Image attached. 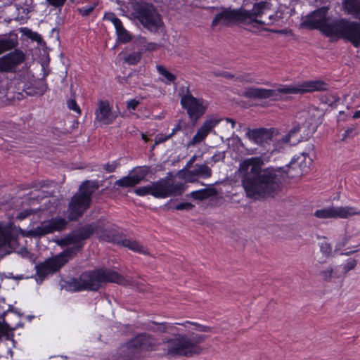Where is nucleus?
<instances>
[{"mask_svg": "<svg viewBox=\"0 0 360 360\" xmlns=\"http://www.w3.org/2000/svg\"><path fill=\"white\" fill-rule=\"evenodd\" d=\"M264 165L261 157L245 159L239 165L238 176L249 198L260 200L273 196L280 190L284 175L295 178L305 174L298 170L300 167L293 158L285 167L264 168Z\"/></svg>", "mask_w": 360, "mask_h": 360, "instance_id": "nucleus-1", "label": "nucleus"}, {"mask_svg": "<svg viewBox=\"0 0 360 360\" xmlns=\"http://www.w3.org/2000/svg\"><path fill=\"white\" fill-rule=\"evenodd\" d=\"M99 186V183L96 181H84L79 186V192L72 197L69 202L67 211L68 220L61 217L44 220L37 227L25 231L22 235L26 237L41 238L47 234L65 230L69 221L77 220L89 208L91 195Z\"/></svg>", "mask_w": 360, "mask_h": 360, "instance_id": "nucleus-2", "label": "nucleus"}, {"mask_svg": "<svg viewBox=\"0 0 360 360\" xmlns=\"http://www.w3.org/2000/svg\"><path fill=\"white\" fill-rule=\"evenodd\" d=\"M106 283L126 285V280L116 271L109 269H98L83 272L78 278H71L63 285L72 292L96 291Z\"/></svg>", "mask_w": 360, "mask_h": 360, "instance_id": "nucleus-3", "label": "nucleus"}, {"mask_svg": "<svg viewBox=\"0 0 360 360\" xmlns=\"http://www.w3.org/2000/svg\"><path fill=\"white\" fill-rule=\"evenodd\" d=\"M328 89V84L323 81L317 79L305 81L296 86H282L277 89L248 87L244 90L242 95L246 98L266 99L274 98L275 100H278L280 94H297L316 91H326Z\"/></svg>", "mask_w": 360, "mask_h": 360, "instance_id": "nucleus-4", "label": "nucleus"}, {"mask_svg": "<svg viewBox=\"0 0 360 360\" xmlns=\"http://www.w3.org/2000/svg\"><path fill=\"white\" fill-rule=\"evenodd\" d=\"M206 338L205 335L192 334L191 336L184 334H176L174 338H165L162 342L165 345L162 349L165 356L176 357H191L200 354L202 352L200 344Z\"/></svg>", "mask_w": 360, "mask_h": 360, "instance_id": "nucleus-5", "label": "nucleus"}, {"mask_svg": "<svg viewBox=\"0 0 360 360\" xmlns=\"http://www.w3.org/2000/svg\"><path fill=\"white\" fill-rule=\"evenodd\" d=\"M18 45L16 34L11 33L8 37L0 39V55L15 49L13 51L0 58V72H13L24 62L25 55L21 50L15 49Z\"/></svg>", "mask_w": 360, "mask_h": 360, "instance_id": "nucleus-6", "label": "nucleus"}, {"mask_svg": "<svg viewBox=\"0 0 360 360\" xmlns=\"http://www.w3.org/2000/svg\"><path fill=\"white\" fill-rule=\"evenodd\" d=\"M184 191V184H172L168 179H161L149 185L136 188L134 193L139 196L151 195L157 198H165L172 195H180Z\"/></svg>", "mask_w": 360, "mask_h": 360, "instance_id": "nucleus-7", "label": "nucleus"}, {"mask_svg": "<svg viewBox=\"0 0 360 360\" xmlns=\"http://www.w3.org/2000/svg\"><path fill=\"white\" fill-rule=\"evenodd\" d=\"M79 246L70 248L56 257L48 259L44 262L36 265L37 281L42 282L49 274H53L63 266L79 251Z\"/></svg>", "mask_w": 360, "mask_h": 360, "instance_id": "nucleus-8", "label": "nucleus"}, {"mask_svg": "<svg viewBox=\"0 0 360 360\" xmlns=\"http://www.w3.org/2000/svg\"><path fill=\"white\" fill-rule=\"evenodd\" d=\"M160 342L150 334L142 333L130 340L124 347L122 352L126 358L133 359L143 352L157 350Z\"/></svg>", "mask_w": 360, "mask_h": 360, "instance_id": "nucleus-9", "label": "nucleus"}, {"mask_svg": "<svg viewBox=\"0 0 360 360\" xmlns=\"http://www.w3.org/2000/svg\"><path fill=\"white\" fill-rule=\"evenodd\" d=\"M334 26V30H329L331 37L347 39L355 47L360 45V22L338 18Z\"/></svg>", "mask_w": 360, "mask_h": 360, "instance_id": "nucleus-10", "label": "nucleus"}, {"mask_svg": "<svg viewBox=\"0 0 360 360\" xmlns=\"http://www.w3.org/2000/svg\"><path fill=\"white\" fill-rule=\"evenodd\" d=\"M134 17L150 32H157L162 25L160 15L155 8L149 4H136L134 7Z\"/></svg>", "mask_w": 360, "mask_h": 360, "instance_id": "nucleus-11", "label": "nucleus"}, {"mask_svg": "<svg viewBox=\"0 0 360 360\" xmlns=\"http://www.w3.org/2000/svg\"><path fill=\"white\" fill-rule=\"evenodd\" d=\"M328 6H322L311 12L302 22V25L310 29H319L323 34L331 37L329 30H334L335 19L330 20L327 18Z\"/></svg>", "mask_w": 360, "mask_h": 360, "instance_id": "nucleus-12", "label": "nucleus"}, {"mask_svg": "<svg viewBox=\"0 0 360 360\" xmlns=\"http://www.w3.org/2000/svg\"><path fill=\"white\" fill-rule=\"evenodd\" d=\"M181 104L193 124H195L198 120L205 114L207 110V104L201 98L194 97L186 89V92L181 96Z\"/></svg>", "mask_w": 360, "mask_h": 360, "instance_id": "nucleus-13", "label": "nucleus"}, {"mask_svg": "<svg viewBox=\"0 0 360 360\" xmlns=\"http://www.w3.org/2000/svg\"><path fill=\"white\" fill-rule=\"evenodd\" d=\"M244 9H225L215 15L212 25L216 26L218 24L224 25H230L233 24H240L243 25H250V18L246 15Z\"/></svg>", "mask_w": 360, "mask_h": 360, "instance_id": "nucleus-14", "label": "nucleus"}, {"mask_svg": "<svg viewBox=\"0 0 360 360\" xmlns=\"http://www.w3.org/2000/svg\"><path fill=\"white\" fill-rule=\"evenodd\" d=\"M314 215L321 219L340 218L347 219L354 215L360 216V210L355 207H329L328 208L318 210Z\"/></svg>", "mask_w": 360, "mask_h": 360, "instance_id": "nucleus-15", "label": "nucleus"}, {"mask_svg": "<svg viewBox=\"0 0 360 360\" xmlns=\"http://www.w3.org/2000/svg\"><path fill=\"white\" fill-rule=\"evenodd\" d=\"M18 233L9 227L0 228V256L8 255L18 248Z\"/></svg>", "mask_w": 360, "mask_h": 360, "instance_id": "nucleus-16", "label": "nucleus"}, {"mask_svg": "<svg viewBox=\"0 0 360 360\" xmlns=\"http://www.w3.org/2000/svg\"><path fill=\"white\" fill-rule=\"evenodd\" d=\"M245 130V136L250 141L260 146H264L266 143H269L277 132L274 128L251 129L248 127Z\"/></svg>", "mask_w": 360, "mask_h": 360, "instance_id": "nucleus-17", "label": "nucleus"}, {"mask_svg": "<svg viewBox=\"0 0 360 360\" xmlns=\"http://www.w3.org/2000/svg\"><path fill=\"white\" fill-rule=\"evenodd\" d=\"M148 172V167H138L133 170L129 175L116 181L115 184L123 188L135 186L140 184V182L146 177Z\"/></svg>", "mask_w": 360, "mask_h": 360, "instance_id": "nucleus-18", "label": "nucleus"}, {"mask_svg": "<svg viewBox=\"0 0 360 360\" xmlns=\"http://www.w3.org/2000/svg\"><path fill=\"white\" fill-rule=\"evenodd\" d=\"M96 122L101 124L108 125L113 122L117 115L111 110L107 101H99L95 111Z\"/></svg>", "mask_w": 360, "mask_h": 360, "instance_id": "nucleus-19", "label": "nucleus"}, {"mask_svg": "<svg viewBox=\"0 0 360 360\" xmlns=\"http://www.w3.org/2000/svg\"><path fill=\"white\" fill-rule=\"evenodd\" d=\"M220 122L219 119L211 118L206 120L202 125L198 129L195 136L188 143V147L194 146L200 143L210 133H214V128Z\"/></svg>", "mask_w": 360, "mask_h": 360, "instance_id": "nucleus-20", "label": "nucleus"}, {"mask_svg": "<svg viewBox=\"0 0 360 360\" xmlns=\"http://www.w3.org/2000/svg\"><path fill=\"white\" fill-rule=\"evenodd\" d=\"M270 4L267 1H259L254 4L253 8L252 11H247L244 9L245 13L247 14L250 19V25L254 23H257L259 25H263L264 22L261 20H257V17H260L264 10L269 8Z\"/></svg>", "mask_w": 360, "mask_h": 360, "instance_id": "nucleus-21", "label": "nucleus"}, {"mask_svg": "<svg viewBox=\"0 0 360 360\" xmlns=\"http://www.w3.org/2000/svg\"><path fill=\"white\" fill-rule=\"evenodd\" d=\"M108 19L114 25L117 37L120 41L127 43L131 40V35L123 27L121 20L114 13H110Z\"/></svg>", "mask_w": 360, "mask_h": 360, "instance_id": "nucleus-22", "label": "nucleus"}, {"mask_svg": "<svg viewBox=\"0 0 360 360\" xmlns=\"http://www.w3.org/2000/svg\"><path fill=\"white\" fill-rule=\"evenodd\" d=\"M97 233H100L99 238L105 241L120 244L122 237L119 236L118 232L115 229H103L101 223Z\"/></svg>", "mask_w": 360, "mask_h": 360, "instance_id": "nucleus-23", "label": "nucleus"}, {"mask_svg": "<svg viewBox=\"0 0 360 360\" xmlns=\"http://www.w3.org/2000/svg\"><path fill=\"white\" fill-rule=\"evenodd\" d=\"M105 220H100L96 223H92L89 225L82 226L79 229L75 231L77 236H79V240L81 243L82 240H84L91 237V236L94 233L97 232L100 228V224Z\"/></svg>", "mask_w": 360, "mask_h": 360, "instance_id": "nucleus-24", "label": "nucleus"}, {"mask_svg": "<svg viewBox=\"0 0 360 360\" xmlns=\"http://www.w3.org/2000/svg\"><path fill=\"white\" fill-rule=\"evenodd\" d=\"M342 7L345 11L360 20V0H344Z\"/></svg>", "mask_w": 360, "mask_h": 360, "instance_id": "nucleus-25", "label": "nucleus"}, {"mask_svg": "<svg viewBox=\"0 0 360 360\" xmlns=\"http://www.w3.org/2000/svg\"><path fill=\"white\" fill-rule=\"evenodd\" d=\"M293 159L296 161L297 165L300 167L298 170L303 171L305 172V174L309 171L310 166L312 164V159L309 157L308 153L303 152L299 156L294 158Z\"/></svg>", "mask_w": 360, "mask_h": 360, "instance_id": "nucleus-26", "label": "nucleus"}, {"mask_svg": "<svg viewBox=\"0 0 360 360\" xmlns=\"http://www.w3.org/2000/svg\"><path fill=\"white\" fill-rule=\"evenodd\" d=\"M217 194V190L210 186L204 189L193 191L189 195L194 200H202L207 198L215 196Z\"/></svg>", "mask_w": 360, "mask_h": 360, "instance_id": "nucleus-27", "label": "nucleus"}, {"mask_svg": "<svg viewBox=\"0 0 360 360\" xmlns=\"http://www.w3.org/2000/svg\"><path fill=\"white\" fill-rule=\"evenodd\" d=\"M120 245L139 253L143 255L148 254L147 250L141 244L136 240L128 238H122Z\"/></svg>", "mask_w": 360, "mask_h": 360, "instance_id": "nucleus-28", "label": "nucleus"}, {"mask_svg": "<svg viewBox=\"0 0 360 360\" xmlns=\"http://www.w3.org/2000/svg\"><path fill=\"white\" fill-rule=\"evenodd\" d=\"M300 131V126L299 124L294 126L292 129L290 130L289 133L284 136L281 141L287 143H290L291 145H295L301 141V136H297Z\"/></svg>", "mask_w": 360, "mask_h": 360, "instance_id": "nucleus-29", "label": "nucleus"}, {"mask_svg": "<svg viewBox=\"0 0 360 360\" xmlns=\"http://www.w3.org/2000/svg\"><path fill=\"white\" fill-rule=\"evenodd\" d=\"M79 236H77L76 231H73L69 235L66 236L63 238L60 239L58 244L60 246H68L70 245H74L72 248L75 246H79V250L82 249L83 244L79 240Z\"/></svg>", "mask_w": 360, "mask_h": 360, "instance_id": "nucleus-30", "label": "nucleus"}, {"mask_svg": "<svg viewBox=\"0 0 360 360\" xmlns=\"http://www.w3.org/2000/svg\"><path fill=\"white\" fill-rule=\"evenodd\" d=\"M22 326L20 323L15 325L10 324L6 321L4 314L0 315V339L3 335H7L9 330H14Z\"/></svg>", "mask_w": 360, "mask_h": 360, "instance_id": "nucleus-31", "label": "nucleus"}, {"mask_svg": "<svg viewBox=\"0 0 360 360\" xmlns=\"http://www.w3.org/2000/svg\"><path fill=\"white\" fill-rule=\"evenodd\" d=\"M193 172L195 173L198 177H201L203 179H207L212 176V169L206 164H196L195 165V168L193 169Z\"/></svg>", "mask_w": 360, "mask_h": 360, "instance_id": "nucleus-32", "label": "nucleus"}, {"mask_svg": "<svg viewBox=\"0 0 360 360\" xmlns=\"http://www.w3.org/2000/svg\"><path fill=\"white\" fill-rule=\"evenodd\" d=\"M60 205V200L56 198H52L44 203V207L39 208L40 211H47L49 214H54Z\"/></svg>", "mask_w": 360, "mask_h": 360, "instance_id": "nucleus-33", "label": "nucleus"}, {"mask_svg": "<svg viewBox=\"0 0 360 360\" xmlns=\"http://www.w3.org/2000/svg\"><path fill=\"white\" fill-rule=\"evenodd\" d=\"M157 71L158 73L165 77V79H162L165 84L174 82L176 77L170 72H169L163 65H158L156 66Z\"/></svg>", "mask_w": 360, "mask_h": 360, "instance_id": "nucleus-34", "label": "nucleus"}, {"mask_svg": "<svg viewBox=\"0 0 360 360\" xmlns=\"http://www.w3.org/2000/svg\"><path fill=\"white\" fill-rule=\"evenodd\" d=\"M142 56L141 51H136L131 53L124 57V60L129 65H136L137 64Z\"/></svg>", "mask_w": 360, "mask_h": 360, "instance_id": "nucleus-35", "label": "nucleus"}, {"mask_svg": "<svg viewBox=\"0 0 360 360\" xmlns=\"http://www.w3.org/2000/svg\"><path fill=\"white\" fill-rule=\"evenodd\" d=\"M321 101L330 107L336 108L340 102V98L335 94H328L322 96Z\"/></svg>", "mask_w": 360, "mask_h": 360, "instance_id": "nucleus-36", "label": "nucleus"}, {"mask_svg": "<svg viewBox=\"0 0 360 360\" xmlns=\"http://www.w3.org/2000/svg\"><path fill=\"white\" fill-rule=\"evenodd\" d=\"M188 128V124L182 120H179L178 122L175 125V127L172 129V132L169 134L171 137H172L174 134H176L178 131H182L184 134H187L186 129Z\"/></svg>", "mask_w": 360, "mask_h": 360, "instance_id": "nucleus-37", "label": "nucleus"}, {"mask_svg": "<svg viewBox=\"0 0 360 360\" xmlns=\"http://www.w3.org/2000/svg\"><path fill=\"white\" fill-rule=\"evenodd\" d=\"M334 269L333 267L329 266L328 269L320 271V275L325 281H330L332 277L338 278V276L333 275Z\"/></svg>", "mask_w": 360, "mask_h": 360, "instance_id": "nucleus-38", "label": "nucleus"}, {"mask_svg": "<svg viewBox=\"0 0 360 360\" xmlns=\"http://www.w3.org/2000/svg\"><path fill=\"white\" fill-rule=\"evenodd\" d=\"M36 89L37 90L33 94L31 92H27V94L30 95L39 94L41 96L47 91L48 86L46 83L41 82L37 84Z\"/></svg>", "mask_w": 360, "mask_h": 360, "instance_id": "nucleus-39", "label": "nucleus"}, {"mask_svg": "<svg viewBox=\"0 0 360 360\" xmlns=\"http://www.w3.org/2000/svg\"><path fill=\"white\" fill-rule=\"evenodd\" d=\"M153 325H155L156 328H154L152 326H149V329L154 331V332H160V333H165L167 331V326L165 323H156V322H151Z\"/></svg>", "mask_w": 360, "mask_h": 360, "instance_id": "nucleus-40", "label": "nucleus"}, {"mask_svg": "<svg viewBox=\"0 0 360 360\" xmlns=\"http://www.w3.org/2000/svg\"><path fill=\"white\" fill-rule=\"evenodd\" d=\"M146 42V39L143 37H139L134 41V44L139 49V51H141V53H143L145 49Z\"/></svg>", "mask_w": 360, "mask_h": 360, "instance_id": "nucleus-41", "label": "nucleus"}, {"mask_svg": "<svg viewBox=\"0 0 360 360\" xmlns=\"http://www.w3.org/2000/svg\"><path fill=\"white\" fill-rule=\"evenodd\" d=\"M321 252L326 256H329L332 252V247L330 243L323 242L320 245Z\"/></svg>", "mask_w": 360, "mask_h": 360, "instance_id": "nucleus-42", "label": "nucleus"}, {"mask_svg": "<svg viewBox=\"0 0 360 360\" xmlns=\"http://www.w3.org/2000/svg\"><path fill=\"white\" fill-rule=\"evenodd\" d=\"M37 212V210L34 209H25L23 210L22 212H20L18 215V219L22 220L25 218L28 217L29 216L35 214Z\"/></svg>", "mask_w": 360, "mask_h": 360, "instance_id": "nucleus-43", "label": "nucleus"}, {"mask_svg": "<svg viewBox=\"0 0 360 360\" xmlns=\"http://www.w3.org/2000/svg\"><path fill=\"white\" fill-rule=\"evenodd\" d=\"M184 179L188 182H195L198 180V176L193 170H188L184 173Z\"/></svg>", "mask_w": 360, "mask_h": 360, "instance_id": "nucleus-44", "label": "nucleus"}, {"mask_svg": "<svg viewBox=\"0 0 360 360\" xmlns=\"http://www.w3.org/2000/svg\"><path fill=\"white\" fill-rule=\"evenodd\" d=\"M67 105H68V108L70 110L76 112L77 114L81 113V110H80L79 105L77 104L75 100L70 99L69 101H68Z\"/></svg>", "mask_w": 360, "mask_h": 360, "instance_id": "nucleus-45", "label": "nucleus"}, {"mask_svg": "<svg viewBox=\"0 0 360 360\" xmlns=\"http://www.w3.org/2000/svg\"><path fill=\"white\" fill-rule=\"evenodd\" d=\"M236 81L248 84L253 83V79L250 77L249 75L247 74L240 75L236 77Z\"/></svg>", "mask_w": 360, "mask_h": 360, "instance_id": "nucleus-46", "label": "nucleus"}, {"mask_svg": "<svg viewBox=\"0 0 360 360\" xmlns=\"http://www.w3.org/2000/svg\"><path fill=\"white\" fill-rule=\"evenodd\" d=\"M194 207V205L190 202H181L175 206L176 210H190Z\"/></svg>", "mask_w": 360, "mask_h": 360, "instance_id": "nucleus-47", "label": "nucleus"}, {"mask_svg": "<svg viewBox=\"0 0 360 360\" xmlns=\"http://www.w3.org/2000/svg\"><path fill=\"white\" fill-rule=\"evenodd\" d=\"M357 262L355 259H351L345 265L344 274H346L349 271L352 270L356 266Z\"/></svg>", "mask_w": 360, "mask_h": 360, "instance_id": "nucleus-48", "label": "nucleus"}, {"mask_svg": "<svg viewBox=\"0 0 360 360\" xmlns=\"http://www.w3.org/2000/svg\"><path fill=\"white\" fill-rule=\"evenodd\" d=\"M119 163L117 161H113L112 163H107L103 165V169L108 172H112L118 167Z\"/></svg>", "mask_w": 360, "mask_h": 360, "instance_id": "nucleus-49", "label": "nucleus"}, {"mask_svg": "<svg viewBox=\"0 0 360 360\" xmlns=\"http://www.w3.org/2000/svg\"><path fill=\"white\" fill-rule=\"evenodd\" d=\"M171 138H172L171 135H169V134H168L167 136H164L162 134H159L155 137V145H158L159 143L165 142L166 141L170 139Z\"/></svg>", "mask_w": 360, "mask_h": 360, "instance_id": "nucleus-50", "label": "nucleus"}, {"mask_svg": "<svg viewBox=\"0 0 360 360\" xmlns=\"http://www.w3.org/2000/svg\"><path fill=\"white\" fill-rule=\"evenodd\" d=\"M94 9V6L83 7L78 9V12L82 16H88Z\"/></svg>", "mask_w": 360, "mask_h": 360, "instance_id": "nucleus-51", "label": "nucleus"}, {"mask_svg": "<svg viewBox=\"0 0 360 360\" xmlns=\"http://www.w3.org/2000/svg\"><path fill=\"white\" fill-rule=\"evenodd\" d=\"M46 1L49 4V5L52 6L56 8L62 7L66 1V0H46Z\"/></svg>", "mask_w": 360, "mask_h": 360, "instance_id": "nucleus-52", "label": "nucleus"}, {"mask_svg": "<svg viewBox=\"0 0 360 360\" xmlns=\"http://www.w3.org/2000/svg\"><path fill=\"white\" fill-rule=\"evenodd\" d=\"M140 102L138 100L136 99H131L127 103V108L128 110H134L137 106L139 105Z\"/></svg>", "mask_w": 360, "mask_h": 360, "instance_id": "nucleus-53", "label": "nucleus"}, {"mask_svg": "<svg viewBox=\"0 0 360 360\" xmlns=\"http://www.w3.org/2000/svg\"><path fill=\"white\" fill-rule=\"evenodd\" d=\"M158 45L156 44V43H154V42H146V47H145V49L143 51H155L156 49H158Z\"/></svg>", "mask_w": 360, "mask_h": 360, "instance_id": "nucleus-54", "label": "nucleus"}, {"mask_svg": "<svg viewBox=\"0 0 360 360\" xmlns=\"http://www.w3.org/2000/svg\"><path fill=\"white\" fill-rule=\"evenodd\" d=\"M215 76H221L223 77L227 78V79H233L235 76L228 72H221L219 73H213Z\"/></svg>", "mask_w": 360, "mask_h": 360, "instance_id": "nucleus-55", "label": "nucleus"}, {"mask_svg": "<svg viewBox=\"0 0 360 360\" xmlns=\"http://www.w3.org/2000/svg\"><path fill=\"white\" fill-rule=\"evenodd\" d=\"M26 34L32 40L37 41L39 39H41V37L39 34H37V32H33L31 30H28V33H26Z\"/></svg>", "mask_w": 360, "mask_h": 360, "instance_id": "nucleus-56", "label": "nucleus"}, {"mask_svg": "<svg viewBox=\"0 0 360 360\" xmlns=\"http://www.w3.org/2000/svg\"><path fill=\"white\" fill-rule=\"evenodd\" d=\"M198 330L201 332H210L211 331V328L209 326H203V325H199L198 328H197Z\"/></svg>", "mask_w": 360, "mask_h": 360, "instance_id": "nucleus-57", "label": "nucleus"}, {"mask_svg": "<svg viewBox=\"0 0 360 360\" xmlns=\"http://www.w3.org/2000/svg\"><path fill=\"white\" fill-rule=\"evenodd\" d=\"M196 155H193L190 160L189 161L187 162L186 165V168H190L191 167V165L193 164V162L195 161L196 160Z\"/></svg>", "mask_w": 360, "mask_h": 360, "instance_id": "nucleus-58", "label": "nucleus"}, {"mask_svg": "<svg viewBox=\"0 0 360 360\" xmlns=\"http://www.w3.org/2000/svg\"><path fill=\"white\" fill-rule=\"evenodd\" d=\"M179 325H181V326H183L184 327H186V325L187 324H191V325H193L195 326L197 328H198V326L200 325L199 323H196V322H191V321H186L184 323H178Z\"/></svg>", "mask_w": 360, "mask_h": 360, "instance_id": "nucleus-59", "label": "nucleus"}, {"mask_svg": "<svg viewBox=\"0 0 360 360\" xmlns=\"http://www.w3.org/2000/svg\"><path fill=\"white\" fill-rule=\"evenodd\" d=\"M50 195H51V193H50V192H49V191H41V195L38 194V195H37V198H41V199H42V198H45V197H48V196H49Z\"/></svg>", "mask_w": 360, "mask_h": 360, "instance_id": "nucleus-60", "label": "nucleus"}, {"mask_svg": "<svg viewBox=\"0 0 360 360\" xmlns=\"http://www.w3.org/2000/svg\"><path fill=\"white\" fill-rule=\"evenodd\" d=\"M349 240V236L345 235L344 236V238H343V240H342V243H341L340 246L343 247V246L346 245V244L347 243Z\"/></svg>", "mask_w": 360, "mask_h": 360, "instance_id": "nucleus-61", "label": "nucleus"}, {"mask_svg": "<svg viewBox=\"0 0 360 360\" xmlns=\"http://www.w3.org/2000/svg\"><path fill=\"white\" fill-rule=\"evenodd\" d=\"M6 96V91L4 89L0 90V104L3 103L4 98Z\"/></svg>", "mask_w": 360, "mask_h": 360, "instance_id": "nucleus-62", "label": "nucleus"}, {"mask_svg": "<svg viewBox=\"0 0 360 360\" xmlns=\"http://www.w3.org/2000/svg\"><path fill=\"white\" fill-rule=\"evenodd\" d=\"M226 120L227 122H230L231 123L232 128L235 127L236 122H235L234 120H233L231 118H226Z\"/></svg>", "mask_w": 360, "mask_h": 360, "instance_id": "nucleus-63", "label": "nucleus"}, {"mask_svg": "<svg viewBox=\"0 0 360 360\" xmlns=\"http://www.w3.org/2000/svg\"><path fill=\"white\" fill-rule=\"evenodd\" d=\"M360 117V110H357L355 112V113L353 115V118L357 119Z\"/></svg>", "mask_w": 360, "mask_h": 360, "instance_id": "nucleus-64", "label": "nucleus"}]
</instances>
